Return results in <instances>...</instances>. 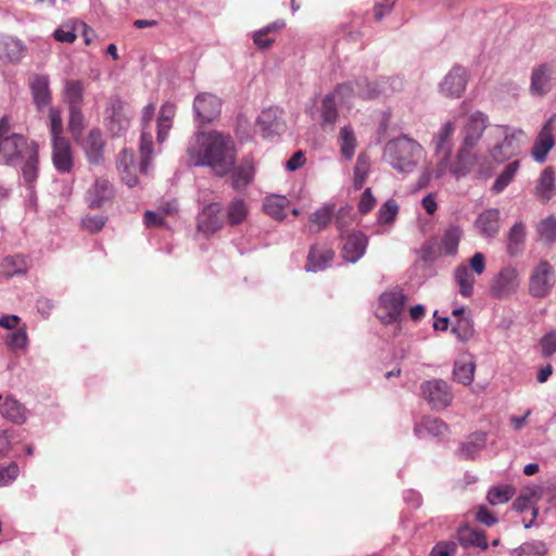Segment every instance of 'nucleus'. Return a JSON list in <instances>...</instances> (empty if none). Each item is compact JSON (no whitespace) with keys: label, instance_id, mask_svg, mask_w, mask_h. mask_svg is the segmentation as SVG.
I'll use <instances>...</instances> for the list:
<instances>
[{"label":"nucleus","instance_id":"nucleus-55","mask_svg":"<svg viewBox=\"0 0 556 556\" xmlns=\"http://www.w3.org/2000/svg\"><path fill=\"white\" fill-rule=\"evenodd\" d=\"M352 212L353 208L351 205H344L340 208L334 207V224L340 231V236H342L343 231L351 225L352 223Z\"/></svg>","mask_w":556,"mask_h":556},{"label":"nucleus","instance_id":"nucleus-31","mask_svg":"<svg viewBox=\"0 0 556 556\" xmlns=\"http://www.w3.org/2000/svg\"><path fill=\"white\" fill-rule=\"evenodd\" d=\"M526 243V225L517 222L509 229L506 237V251L509 256L515 257L522 253Z\"/></svg>","mask_w":556,"mask_h":556},{"label":"nucleus","instance_id":"nucleus-54","mask_svg":"<svg viewBox=\"0 0 556 556\" xmlns=\"http://www.w3.org/2000/svg\"><path fill=\"white\" fill-rule=\"evenodd\" d=\"M65 93L70 108L80 106L83 100V85L79 80H68L65 85Z\"/></svg>","mask_w":556,"mask_h":556},{"label":"nucleus","instance_id":"nucleus-38","mask_svg":"<svg viewBox=\"0 0 556 556\" xmlns=\"http://www.w3.org/2000/svg\"><path fill=\"white\" fill-rule=\"evenodd\" d=\"M25 159L22 167L24 180L31 185L38 177V146L36 142H30V150L23 157Z\"/></svg>","mask_w":556,"mask_h":556},{"label":"nucleus","instance_id":"nucleus-35","mask_svg":"<svg viewBox=\"0 0 556 556\" xmlns=\"http://www.w3.org/2000/svg\"><path fill=\"white\" fill-rule=\"evenodd\" d=\"M1 415L14 424L22 425L27 419V409L15 399L8 396L0 407Z\"/></svg>","mask_w":556,"mask_h":556},{"label":"nucleus","instance_id":"nucleus-53","mask_svg":"<svg viewBox=\"0 0 556 556\" xmlns=\"http://www.w3.org/2000/svg\"><path fill=\"white\" fill-rule=\"evenodd\" d=\"M399 213V205L393 199L386 201L378 211V222L380 224H391L395 220Z\"/></svg>","mask_w":556,"mask_h":556},{"label":"nucleus","instance_id":"nucleus-1","mask_svg":"<svg viewBox=\"0 0 556 556\" xmlns=\"http://www.w3.org/2000/svg\"><path fill=\"white\" fill-rule=\"evenodd\" d=\"M187 154L190 165L207 166L218 177L229 174L237 160L232 138L218 131L199 132L189 142Z\"/></svg>","mask_w":556,"mask_h":556},{"label":"nucleus","instance_id":"nucleus-11","mask_svg":"<svg viewBox=\"0 0 556 556\" xmlns=\"http://www.w3.org/2000/svg\"><path fill=\"white\" fill-rule=\"evenodd\" d=\"M553 286L554 269L547 261H541L531 274L529 293L534 298H544Z\"/></svg>","mask_w":556,"mask_h":556},{"label":"nucleus","instance_id":"nucleus-18","mask_svg":"<svg viewBox=\"0 0 556 556\" xmlns=\"http://www.w3.org/2000/svg\"><path fill=\"white\" fill-rule=\"evenodd\" d=\"M555 71L546 63L534 67L531 73L530 93L535 97H544L552 90Z\"/></svg>","mask_w":556,"mask_h":556},{"label":"nucleus","instance_id":"nucleus-47","mask_svg":"<svg viewBox=\"0 0 556 556\" xmlns=\"http://www.w3.org/2000/svg\"><path fill=\"white\" fill-rule=\"evenodd\" d=\"M139 151L141 156L140 168L142 172H147L149 162L153 155V138L152 135L146 130H142L140 137Z\"/></svg>","mask_w":556,"mask_h":556},{"label":"nucleus","instance_id":"nucleus-6","mask_svg":"<svg viewBox=\"0 0 556 556\" xmlns=\"http://www.w3.org/2000/svg\"><path fill=\"white\" fill-rule=\"evenodd\" d=\"M224 225L223 206L219 202L208 203L198 213L197 231L205 237L223 229Z\"/></svg>","mask_w":556,"mask_h":556},{"label":"nucleus","instance_id":"nucleus-28","mask_svg":"<svg viewBox=\"0 0 556 556\" xmlns=\"http://www.w3.org/2000/svg\"><path fill=\"white\" fill-rule=\"evenodd\" d=\"M34 102L37 109L41 110L51 102L49 78L45 75H35L29 84Z\"/></svg>","mask_w":556,"mask_h":556},{"label":"nucleus","instance_id":"nucleus-60","mask_svg":"<svg viewBox=\"0 0 556 556\" xmlns=\"http://www.w3.org/2000/svg\"><path fill=\"white\" fill-rule=\"evenodd\" d=\"M27 333L24 329H17L7 337V344L12 350L23 349L27 344Z\"/></svg>","mask_w":556,"mask_h":556},{"label":"nucleus","instance_id":"nucleus-62","mask_svg":"<svg viewBox=\"0 0 556 556\" xmlns=\"http://www.w3.org/2000/svg\"><path fill=\"white\" fill-rule=\"evenodd\" d=\"M53 38L60 42L73 43L77 36L74 27L65 25L53 31Z\"/></svg>","mask_w":556,"mask_h":556},{"label":"nucleus","instance_id":"nucleus-39","mask_svg":"<svg viewBox=\"0 0 556 556\" xmlns=\"http://www.w3.org/2000/svg\"><path fill=\"white\" fill-rule=\"evenodd\" d=\"M289 205V200L285 195L271 194L266 197L263 202V210L266 214L277 220H282L286 217V208Z\"/></svg>","mask_w":556,"mask_h":556},{"label":"nucleus","instance_id":"nucleus-64","mask_svg":"<svg viewBox=\"0 0 556 556\" xmlns=\"http://www.w3.org/2000/svg\"><path fill=\"white\" fill-rule=\"evenodd\" d=\"M143 223L147 227H165L166 222L163 215L154 211H146Z\"/></svg>","mask_w":556,"mask_h":556},{"label":"nucleus","instance_id":"nucleus-27","mask_svg":"<svg viewBox=\"0 0 556 556\" xmlns=\"http://www.w3.org/2000/svg\"><path fill=\"white\" fill-rule=\"evenodd\" d=\"M26 46L17 38L0 37V60L9 63H18L24 56Z\"/></svg>","mask_w":556,"mask_h":556},{"label":"nucleus","instance_id":"nucleus-34","mask_svg":"<svg viewBox=\"0 0 556 556\" xmlns=\"http://www.w3.org/2000/svg\"><path fill=\"white\" fill-rule=\"evenodd\" d=\"M486 441L485 432L471 433L458 448V455L464 459H473L484 447Z\"/></svg>","mask_w":556,"mask_h":556},{"label":"nucleus","instance_id":"nucleus-21","mask_svg":"<svg viewBox=\"0 0 556 556\" xmlns=\"http://www.w3.org/2000/svg\"><path fill=\"white\" fill-rule=\"evenodd\" d=\"M454 131V122L447 121L433 137L434 151L437 155H441V163L447 164L451 159Z\"/></svg>","mask_w":556,"mask_h":556},{"label":"nucleus","instance_id":"nucleus-13","mask_svg":"<svg viewBox=\"0 0 556 556\" xmlns=\"http://www.w3.org/2000/svg\"><path fill=\"white\" fill-rule=\"evenodd\" d=\"M222 109V101L215 94L203 92L199 93L193 101V111L195 119L201 124H207L214 121Z\"/></svg>","mask_w":556,"mask_h":556},{"label":"nucleus","instance_id":"nucleus-57","mask_svg":"<svg viewBox=\"0 0 556 556\" xmlns=\"http://www.w3.org/2000/svg\"><path fill=\"white\" fill-rule=\"evenodd\" d=\"M422 260L426 262L435 261L443 253L440 251V244L435 238L427 240L422 247Z\"/></svg>","mask_w":556,"mask_h":556},{"label":"nucleus","instance_id":"nucleus-29","mask_svg":"<svg viewBox=\"0 0 556 556\" xmlns=\"http://www.w3.org/2000/svg\"><path fill=\"white\" fill-rule=\"evenodd\" d=\"M231 173V186L235 190L240 191L251 185L255 173L252 159H244L238 167L233 166Z\"/></svg>","mask_w":556,"mask_h":556},{"label":"nucleus","instance_id":"nucleus-32","mask_svg":"<svg viewBox=\"0 0 556 556\" xmlns=\"http://www.w3.org/2000/svg\"><path fill=\"white\" fill-rule=\"evenodd\" d=\"M457 540L465 548L479 547L481 549H486L489 546L484 531L472 529L468 526H462L458 528Z\"/></svg>","mask_w":556,"mask_h":556},{"label":"nucleus","instance_id":"nucleus-56","mask_svg":"<svg viewBox=\"0 0 556 556\" xmlns=\"http://www.w3.org/2000/svg\"><path fill=\"white\" fill-rule=\"evenodd\" d=\"M452 332L462 341L469 339L472 336L471 319L468 317L458 318L452 327Z\"/></svg>","mask_w":556,"mask_h":556},{"label":"nucleus","instance_id":"nucleus-23","mask_svg":"<svg viewBox=\"0 0 556 556\" xmlns=\"http://www.w3.org/2000/svg\"><path fill=\"white\" fill-rule=\"evenodd\" d=\"M472 150L462 146L457 150L455 161L450 165V173L456 179L466 177L476 165L478 157L472 153Z\"/></svg>","mask_w":556,"mask_h":556},{"label":"nucleus","instance_id":"nucleus-3","mask_svg":"<svg viewBox=\"0 0 556 556\" xmlns=\"http://www.w3.org/2000/svg\"><path fill=\"white\" fill-rule=\"evenodd\" d=\"M30 150L26 137L14 132L11 118L7 115L0 118V156L7 164H17Z\"/></svg>","mask_w":556,"mask_h":556},{"label":"nucleus","instance_id":"nucleus-59","mask_svg":"<svg viewBox=\"0 0 556 556\" xmlns=\"http://www.w3.org/2000/svg\"><path fill=\"white\" fill-rule=\"evenodd\" d=\"M49 118H50L51 141L56 140V138H64L62 136L63 126H62V118H61L60 112L53 108L50 109Z\"/></svg>","mask_w":556,"mask_h":556},{"label":"nucleus","instance_id":"nucleus-22","mask_svg":"<svg viewBox=\"0 0 556 556\" xmlns=\"http://www.w3.org/2000/svg\"><path fill=\"white\" fill-rule=\"evenodd\" d=\"M551 125L552 118L544 124L532 148L531 154L533 159L539 163L545 162L548 152L553 149L555 144Z\"/></svg>","mask_w":556,"mask_h":556},{"label":"nucleus","instance_id":"nucleus-24","mask_svg":"<svg viewBox=\"0 0 556 556\" xmlns=\"http://www.w3.org/2000/svg\"><path fill=\"white\" fill-rule=\"evenodd\" d=\"M334 251L327 247L313 245L307 255L305 269L307 271H320L326 269L333 261Z\"/></svg>","mask_w":556,"mask_h":556},{"label":"nucleus","instance_id":"nucleus-37","mask_svg":"<svg viewBox=\"0 0 556 556\" xmlns=\"http://www.w3.org/2000/svg\"><path fill=\"white\" fill-rule=\"evenodd\" d=\"M249 207L242 198H233L226 207L227 223L230 226L241 225L248 217Z\"/></svg>","mask_w":556,"mask_h":556},{"label":"nucleus","instance_id":"nucleus-40","mask_svg":"<svg viewBox=\"0 0 556 556\" xmlns=\"http://www.w3.org/2000/svg\"><path fill=\"white\" fill-rule=\"evenodd\" d=\"M520 167V161L515 160L509 162L501 172V174L494 180L491 191L495 194H498L505 190V188L511 184L514 178L516 177Z\"/></svg>","mask_w":556,"mask_h":556},{"label":"nucleus","instance_id":"nucleus-14","mask_svg":"<svg viewBox=\"0 0 556 556\" xmlns=\"http://www.w3.org/2000/svg\"><path fill=\"white\" fill-rule=\"evenodd\" d=\"M115 197L113 185L103 177L94 180L93 185L87 190L85 199L88 207L98 210L110 204Z\"/></svg>","mask_w":556,"mask_h":556},{"label":"nucleus","instance_id":"nucleus-58","mask_svg":"<svg viewBox=\"0 0 556 556\" xmlns=\"http://www.w3.org/2000/svg\"><path fill=\"white\" fill-rule=\"evenodd\" d=\"M20 468L15 462L10 463L8 466L0 465V486L12 483L18 476Z\"/></svg>","mask_w":556,"mask_h":556},{"label":"nucleus","instance_id":"nucleus-19","mask_svg":"<svg viewBox=\"0 0 556 556\" xmlns=\"http://www.w3.org/2000/svg\"><path fill=\"white\" fill-rule=\"evenodd\" d=\"M52 163L60 174H70L74 167L72 147L66 138L52 141Z\"/></svg>","mask_w":556,"mask_h":556},{"label":"nucleus","instance_id":"nucleus-61","mask_svg":"<svg viewBox=\"0 0 556 556\" xmlns=\"http://www.w3.org/2000/svg\"><path fill=\"white\" fill-rule=\"evenodd\" d=\"M542 348V355L545 358L551 357L556 353V331L546 333L540 341Z\"/></svg>","mask_w":556,"mask_h":556},{"label":"nucleus","instance_id":"nucleus-42","mask_svg":"<svg viewBox=\"0 0 556 556\" xmlns=\"http://www.w3.org/2000/svg\"><path fill=\"white\" fill-rule=\"evenodd\" d=\"M454 278L459 287V293L464 298H470L473 294L475 277L469 271V268L459 265L454 270Z\"/></svg>","mask_w":556,"mask_h":556},{"label":"nucleus","instance_id":"nucleus-33","mask_svg":"<svg viewBox=\"0 0 556 556\" xmlns=\"http://www.w3.org/2000/svg\"><path fill=\"white\" fill-rule=\"evenodd\" d=\"M463 237V230L458 225H450L440 239V251L443 255L455 256Z\"/></svg>","mask_w":556,"mask_h":556},{"label":"nucleus","instance_id":"nucleus-41","mask_svg":"<svg viewBox=\"0 0 556 556\" xmlns=\"http://www.w3.org/2000/svg\"><path fill=\"white\" fill-rule=\"evenodd\" d=\"M476 364L472 359H457L454 363V380L463 386H469L473 381Z\"/></svg>","mask_w":556,"mask_h":556},{"label":"nucleus","instance_id":"nucleus-46","mask_svg":"<svg viewBox=\"0 0 556 556\" xmlns=\"http://www.w3.org/2000/svg\"><path fill=\"white\" fill-rule=\"evenodd\" d=\"M341 153L346 160H351L355 153L356 138L350 126H344L340 130Z\"/></svg>","mask_w":556,"mask_h":556},{"label":"nucleus","instance_id":"nucleus-10","mask_svg":"<svg viewBox=\"0 0 556 556\" xmlns=\"http://www.w3.org/2000/svg\"><path fill=\"white\" fill-rule=\"evenodd\" d=\"M129 125L130 119L125 112V102L119 97L111 99L105 116L108 131L113 137H121L126 134Z\"/></svg>","mask_w":556,"mask_h":556},{"label":"nucleus","instance_id":"nucleus-25","mask_svg":"<svg viewBox=\"0 0 556 556\" xmlns=\"http://www.w3.org/2000/svg\"><path fill=\"white\" fill-rule=\"evenodd\" d=\"M556 194V177L554 169L548 166L544 168L534 188V195L542 202L547 203Z\"/></svg>","mask_w":556,"mask_h":556},{"label":"nucleus","instance_id":"nucleus-43","mask_svg":"<svg viewBox=\"0 0 556 556\" xmlns=\"http://www.w3.org/2000/svg\"><path fill=\"white\" fill-rule=\"evenodd\" d=\"M174 116V106L172 104H164L160 110L157 118V142L163 143L168 136L172 128Z\"/></svg>","mask_w":556,"mask_h":556},{"label":"nucleus","instance_id":"nucleus-48","mask_svg":"<svg viewBox=\"0 0 556 556\" xmlns=\"http://www.w3.org/2000/svg\"><path fill=\"white\" fill-rule=\"evenodd\" d=\"M540 239L546 244H553L556 241V218L548 216L542 219L536 226Z\"/></svg>","mask_w":556,"mask_h":556},{"label":"nucleus","instance_id":"nucleus-16","mask_svg":"<svg viewBox=\"0 0 556 556\" xmlns=\"http://www.w3.org/2000/svg\"><path fill=\"white\" fill-rule=\"evenodd\" d=\"M468 81V74L465 67L455 65L440 84L441 92L447 98H460Z\"/></svg>","mask_w":556,"mask_h":556},{"label":"nucleus","instance_id":"nucleus-36","mask_svg":"<svg viewBox=\"0 0 556 556\" xmlns=\"http://www.w3.org/2000/svg\"><path fill=\"white\" fill-rule=\"evenodd\" d=\"M334 217V203H326L321 207L314 211L309 217L308 222L312 224L315 229L312 228L314 232H320L326 229Z\"/></svg>","mask_w":556,"mask_h":556},{"label":"nucleus","instance_id":"nucleus-20","mask_svg":"<svg viewBox=\"0 0 556 556\" xmlns=\"http://www.w3.org/2000/svg\"><path fill=\"white\" fill-rule=\"evenodd\" d=\"M337 88L355 92L363 99H375L380 96H388V88L382 85L381 78L375 83H370L366 77H359L354 83L341 84L338 85Z\"/></svg>","mask_w":556,"mask_h":556},{"label":"nucleus","instance_id":"nucleus-45","mask_svg":"<svg viewBox=\"0 0 556 556\" xmlns=\"http://www.w3.org/2000/svg\"><path fill=\"white\" fill-rule=\"evenodd\" d=\"M85 128V117L80 106L70 108L68 130L75 142H79Z\"/></svg>","mask_w":556,"mask_h":556},{"label":"nucleus","instance_id":"nucleus-17","mask_svg":"<svg viewBox=\"0 0 556 556\" xmlns=\"http://www.w3.org/2000/svg\"><path fill=\"white\" fill-rule=\"evenodd\" d=\"M257 125L265 138L279 136L285 131L283 112L277 106H270L261 112Z\"/></svg>","mask_w":556,"mask_h":556},{"label":"nucleus","instance_id":"nucleus-26","mask_svg":"<svg viewBox=\"0 0 556 556\" xmlns=\"http://www.w3.org/2000/svg\"><path fill=\"white\" fill-rule=\"evenodd\" d=\"M475 226L481 236L486 238L495 237L500 231V210H484L478 215Z\"/></svg>","mask_w":556,"mask_h":556},{"label":"nucleus","instance_id":"nucleus-51","mask_svg":"<svg viewBox=\"0 0 556 556\" xmlns=\"http://www.w3.org/2000/svg\"><path fill=\"white\" fill-rule=\"evenodd\" d=\"M369 168V161L366 154L361 153L354 168V188L361 189L365 184Z\"/></svg>","mask_w":556,"mask_h":556},{"label":"nucleus","instance_id":"nucleus-2","mask_svg":"<svg viewBox=\"0 0 556 556\" xmlns=\"http://www.w3.org/2000/svg\"><path fill=\"white\" fill-rule=\"evenodd\" d=\"M421 151L422 148L418 142L403 136L386 144L384 157L394 169L409 173L415 168Z\"/></svg>","mask_w":556,"mask_h":556},{"label":"nucleus","instance_id":"nucleus-7","mask_svg":"<svg viewBox=\"0 0 556 556\" xmlns=\"http://www.w3.org/2000/svg\"><path fill=\"white\" fill-rule=\"evenodd\" d=\"M489 124V117L481 111H476L467 118L460 129V146L466 149H475L481 140Z\"/></svg>","mask_w":556,"mask_h":556},{"label":"nucleus","instance_id":"nucleus-52","mask_svg":"<svg viewBox=\"0 0 556 556\" xmlns=\"http://www.w3.org/2000/svg\"><path fill=\"white\" fill-rule=\"evenodd\" d=\"M547 547L542 541L526 542L515 549L516 556H544Z\"/></svg>","mask_w":556,"mask_h":556},{"label":"nucleus","instance_id":"nucleus-44","mask_svg":"<svg viewBox=\"0 0 556 556\" xmlns=\"http://www.w3.org/2000/svg\"><path fill=\"white\" fill-rule=\"evenodd\" d=\"M516 493V489L510 484L493 486L489 490L486 500L490 505L507 503Z\"/></svg>","mask_w":556,"mask_h":556},{"label":"nucleus","instance_id":"nucleus-30","mask_svg":"<svg viewBox=\"0 0 556 556\" xmlns=\"http://www.w3.org/2000/svg\"><path fill=\"white\" fill-rule=\"evenodd\" d=\"M447 429V425L442 419L437 417H425L415 426L414 432L420 439L426 437L439 438L444 435Z\"/></svg>","mask_w":556,"mask_h":556},{"label":"nucleus","instance_id":"nucleus-8","mask_svg":"<svg viewBox=\"0 0 556 556\" xmlns=\"http://www.w3.org/2000/svg\"><path fill=\"white\" fill-rule=\"evenodd\" d=\"M503 135V140L489 149V155L495 163H504L519 152L517 135H522L521 130L510 131L507 125L496 126Z\"/></svg>","mask_w":556,"mask_h":556},{"label":"nucleus","instance_id":"nucleus-49","mask_svg":"<svg viewBox=\"0 0 556 556\" xmlns=\"http://www.w3.org/2000/svg\"><path fill=\"white\" fill-rule=\"evenodd\" d=\"M323 126L334 125L338 118V109L332 93L326 94L321 103Z\"/></svg>","mask_w":556,"mask_h":556},{"label":"nucleus","instance_id":"nucleus-5","mask_svg":"<svg viewBox=\"0 0 556 556\" xmlns=\"http://www.w3.org/2000/svg\"><path fill=\"white\" fill-rule=\"evenodd\" d=\"M420 391L431 407L437 410L446 408L453 401L451 387L442 379H433L422 382Z\"/></svg>","mask_w":556,"mask_h":556},{"label":"nucleus","instance_id":"nucleus-15","mask_svg":"<svg viewBox=\"0 0 556 556\" xmlns=\"http://www.w3.org/2000/svg\"><path fill=\"white\" fill-rule=\"evenodd\" d=\"M341 237L343 239L341 255L344 261L354 264L365 255L368 237L363 231H352Z\"/></svg>","mask_w":556,"mask_h":556},{"label":"nucleus","instance_id":"nucleus-4","mask_svg":"<svg viewBox=\"0 0 556 556\" xmlns=\"http://www.w3.org/2000/svg\"><path fill=\"white\" fill-rule=\"evenodd\" d=\"M406 301L407 296L400 289L383 292L379 296L378 318L387 325L397 321Z\"/></svg>","mask_w":556,"mask_h":556},{"label":"nucleus","instance_id":"nucleus-9","mask_svg":"<svg viewBox=\"0 0 556 556\" xmlns=\"http://www.w3.org/2000/svg\"><path fill=\"white\" fill-rule=\"evenodd\" d=\"M519 285L518 270L513 266H505L492 279L490 294L495 299H505L515 293Z\"/></svg>","mask_w":556,"mask_h":556},{"label":"nucleus","instance_id":"nucleus-63","mask_svg":"<svg viewBox=\"0 0 556 556\" xmlns=\"http://www.w3.org/2000/svg\"><path fill=\"white\" fill-rule=\"evenodd\" d=\"M376 205V199L370 188H366L358 202V212L362 215L369 213Z\"/></svg>","mask_w":556,"mask_h":556},{"label":"nucleus","instance_id":"nucleus-12","mask_svg":"<svg viewBox=\"0 0 556 556\" xmlns=\"http://www.w3.org/2000/svg\"><path fill=\"white\" fill-rule=\"evenodd\" d=\"M85 153L86 160L90 165L99 166L105 161V140L100 128L89 130L86 138H80L78 142Z\"/></svg>","mask_w":556,"mask_h":556},{"label":"nucleus","instance_id":"nucleus-50","mask_svg":"<svg viewBox=\"0 0 556 556\" xmlns=\"http://www.w3.org/2000/svg\"><path fill=\"white\" fill-rule=\"evenodd\" d=\"M532 509V518L530 521L522 520L526 529L531 528L534 525V520L538 517L539 508L528 498L527 495L520 493V495L513 502L511 508L517 513H523L528 508Z\"/></svg>","mask_w":556,"mask_h":556}]
</instances>
